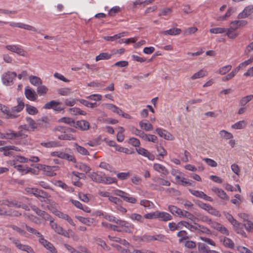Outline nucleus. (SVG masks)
Returning a JSON list of instances; mask_svg holds the SVG:
<instances>
[{"label": "nucleus", "instance_id": "obj_1", "mask_svg": "<svg viewBox=\"0 0 253 253\" xmlns=\"http://www.w3.org/2000/svg\"><path fill=\"white\" fill-rule=\"evenodd\" d=\"M18 105L11 108V110H4L3 112L7 115V118L14 119L17 117V115L14 114L15 112H20L22 110L25 106L24 103L20 98L17 99Z\"/></svg>", "mask_w": 253, "mask_h": 253}, {"label": "nucleus", "instance_id": "obj_2", "mask_svg": "<svg viewBox=\"0 0 253 253\" xmlns=\"http://www.w3.org/2000/svg\"><path fill=\"white\" fill-rule=\"evenodd\" d=\"M113 193L118 196L121 197L124 201L131 204H135L137 202V199L133 197H130V195L121 190L116 189L114 190Z\"/></svg>", "mask_w": 253, "mask_h": 253}, {"label": "nucleus", "instance_id": "obj_3", "mask_svg": "<svg viewBox=\"0 0 253 253\" xmlns=\"http://www.w3.org/2000/svg\"><path fill=\"white\" fill-rule=\"evenodd\" d=\"M26 121L31 128L33 129L37 128L38 125L43 127H47L49 124L47 121L46 118H43L41 120H39L37 123H36L32 118L27 117Z\"/></svg>", "mask_w": 253, "mask_h": 253}, {"label": "nucleus", "instance_id": "obj_4", "mask_svg": "<svg viewBox=\"0 0 253 253\" xmlns=\"http://www.w3.org/2000/svg\"><path fill=\"white\" fill-rule=\"evenodd\" d=\"M9 239L19 250L26 252L27 253H35L34 250L30 246L21 244L19 239L14 238H10Z\"/></svg>", "mask_w": 253, "mask_h": 253}, {"label": "nucleus", "instance_id": "obj_5", "mask_svg": "<svg viewBox=\"0 0 253 253\" xmlns=\"http://www.w3.org/2000/svg\"><path fill=\"white\" fill-rule=\"evenodd\" d=\"M167 239L166 236L163 234H156L155 235H144L142 237V240L145 242H151L158 241L165 242Z\"/></svg>", "mask_w": 253, "mask_h": 253}, {"label": "nucleus", "instance_id": "obj_6", "mask_svg": "<svg viewBox=\"0 0 253 253\" xmlns=\"http://www.w3.org/2000/svg\"><path fill=\"white\" fill-rule=\"evenodd\" d=\"M50 221V225L51 227L56 232L57 234L63 235L65 237H68V233L64 230L62 227L58 225L56 223L54 222L52 218H51Z\"/></svg>", "mask_w": 253, "mask_h": 253}, {"label": "nucleus", "instance_id": "obj_7", "mask_svg": "<svg viewBox=\"0 0 253 253\" xmlns=\"http://www.w3.org/2000/svg\"><path fill=\"white\" fill-rule=\"evenodd\" d=\"M17 76L15 72H10L5 73L2 75V80L3 84L6 85H10L12 84L13 80Z\"/></svg>", "mask_w": 253, "mask_h": 253}, {"label": "nucleus", "instance_id": "obj_8", "mask_svg": "<svg viewBox=\"0 0 253 253\" xmlns=\"http://www.w3.org/2000/svg\"><path fill=\"white\" fill-rule=\"evenodd\" d=\"M0 204L7 206L9 207L22 208L25 210H29L26 205L16 200L2 201Z\"/></svg>", "mask_w": 253, "mask_h": 253}, {"label": "nucleus", "instance_id": "obj_9", "mask_svg": "<svg viewBox=\"0 0 253 253\" xmlns=\"http://www.w3.org/2000/svg\"><path fill=\"white\" fill-rule=\"evenodd\" d=\"M60 104V102L51 100L45 103L43 106V108L45 109H53L56 111H61L63 110L64 108L59 106Z\"/></svg>", "mask_w": 253, "mask_h": 253}, {"label": "nucleus", "instance_id": "obj_10", "mask_svg": "<svg viewBox=\"0 0 253 253\" xmlns=\"http://www.w3.org/2000/svg\"><path fill=\"white\" fill-rule=\"evenodd\" d=\"M65 247L71 253H90V251L84 246H79L77 249H74L69 245H65Z\"/></svg>", "mask_w": 253, "mask_h": 253}, {"label": "nucleus", "instance_id": "obj_11", "mask_svg": "<svg viewBox=\"0 0 253 253\" xmlns=\"http://www.w3.org/2000/svg\"><path fill=\"white\" fill-rule=\"evenodd\" d=\"M116 223L121 227L123 228V230L126 232H131V229L134 228L133 225L125 220L117 219V220H116Z\"/></svg>", "mask_w": 253, "mask_h": 253}, {"label": "nucleus", "instance_id": "obj_12", "mask_svg": "<svg viewBox=\"0 0 253 253\" xmlns=\"http://www.w3.org/2000/svg\"><path fill=\"white\" fill-rule=\"evenodd\" d=\"M30 193L36 197L40 198L41 201H42V199L47 198L48 196L46 192L38 188H32Z\"/></svg>", "mask_w": 253, "mask_h": 253}, {"label": "nucleus", "instance_id": "obj_13", "mask_svg": "<svg viewBox=\"0 0 253 253\" xmlns=\"http://www.w3.org/2000/svg\"><path fill=\"white\" fill-rule=\"evenodd\" d=\"M24 93L26 97L31 101H35L38 97L36 91L29 86L25 87Z\"/></svg>", "mask_w": 253, "mask_h": 253}, {"label": "nucleus", "instance_id": "obj_14", "mask_svg": "<svg viewBox=\"0 0 253 253\" xmlns=\"http://www.w3.org/2000/svg\"><path fill=\"white\" fill-rule=\"evenodd\" d=\"M6 48L13 52H15L20 55L24 56L26 55V51L24 50L16 45H7Z\"/></svg>", "mask_w": 253, "mask_h": 253}, {"label": "nucleus", "instance_id": "obj_15", "mask_svg": "<svg viewBox=\"0 0 253 253\" xmlns=\"http://www.w3.org/2000/svg\"><path fill=\"white\" fill-rule=\"evenodd\" d=\"M74 127L81 129V130L85 131L89 128V124L87 121L85 120L78 121L75 122Z\"/></svg>", "mask_w": 253, "mask_h": 253}, {"label": "nucleus", "instance_id": "obj_16", "mask_svg": "<svg viewBox=\"0 0 253 253\" xmlns=\"http://www.w3.org/2000/svg\"><path fill=\"white\" fill-rule=\"evenodd\" d=\"M9 25L12 27H16L20 28H22L27 30L37 32V29L31 25L25 24L22 23H10Z\"/></svg>", "mask_w": 253, "mask_h": 253}, {"label": "nucleus", "instance_id": "obj_17", "mask_svg": "<svg viewBox=\"0 0 253 253\" xmlns=\"http://www.w3.org/2000/svg\"><path fill=\"white\" fill-rule=\"evenodd\" d=\"M9 25L12 27H16L20 28H22L27 30L37 32V29L31 25L25 24L22 23H10Z\"/></svg>", "mask_w": 253, "mask_h": 253}, {"label": "nucleus", "instance_id": "obj_18", "mask_svg": "<svg viewBox=\"0 0 253 253\" xmlns=\"http://www.w3.org/2000/svg\"><path fill=\"white\" fill-rule=\"evenodd\" d=\"M156 131L160 137H163L165 139L172 140L173 138L172 135L169 132L165 129H163L161 128H157L156 129Z\"/></svg>", "mask_w": 253, "mask_h": 253}, {"label": "nucleus", "instance_id": "obj_19", "mask_svg": "<svg viewBox=\"0 0 253 253\" xmlns=\"http://www.w3.org/2000/svg\"><path fill=\"white\" fill-rule=\"evenodd\" d=\"M253 12V5H249L245 8L244 10L238 14L239 19H243L250 16Z\"/></svg>", "mask_w": 253, "mask_h": 253}, {"label": "nucleus", "instance_id": "obj_20", "mask_svg": "<svg viewBox=\"0 0 253 253\" xmlns=\"http://www.w3.org/2000/svg\"><path fill=\"white\" fill-rule=\"evenodd\" d=\"M153 169H154L155 170L157 171L159 173H161L162 175L164 176H167L169 173L168 169L164 166L160 164H154Z\"/></svg>", "mask_w": 253, "mask_h": 253}, {"label": "nucleus", "instance_id": "obj_21", "mask_svg": "<svg viewBox=\"0 0 253 253\" xmlns=\"http://www.w3.org/2000/svg\"><path fill=\"white\" fill-rule=\"evenodd\" d=\"M157 218L163 221H167L172 219V216L168 212L156 211Z\"/></svg>", "mask_w": 253, "mask_h": 253}, {"label": "nucleus", "instance_id": "obj_22", "mask_svg": "<svg viewBox=\"0 0 253 253\" xmlns=\"http://www.w3.org/2000/svg\"><path fill=\"white\" fill-rule=\"evenodd\" d=\"M211 190L212 192L215 193L220 198L224 200H229V197L222 189L216 187H213L211 189Z\"/></svg>", "mask_w": 253, "mask_h": 253}, {"label": "nucleus", "instance_id": "obj_23", "mask_svg": "<svg viewBox=\"0 0 253 253\" xmlns=\"http://www.w3.org/2000/svg\"><path fill=\"white\" fill-rule=\"evenodd\" d=\"M185 221H181L176 223L174 222H170L169 223V230L171 231H174L175 230H180L182 228L183 226L185 227Z\"/></svg>", "mask_w": 253, "mask_h": 253}, {"label": "nucleus", "instance_id": "obj_24", "mask_svg": "<svg viewBox=\"0 0 253 253\" xmlns=\"http://www.w3.org/2000/svg\"><path fill=\"white\" fill-rule=\"evenodd\" d=\"M181 30L179 28H171L168 30L161 32L164 35L175 36L180 34Z\"/></svg>", "mask_w": 253, "mask_h": 253}, {"label": "nucleus", "instance_id": "obj_25", "mask_svg": "<svg viewBox=\"0 0 253 253\" xmlns=\"http://www.w3.org/2000/svg\"><path fill=\"white\" fill-rule=\"evenodd\" d=\"M140 138L145 141H151L154 143L158 142L157 137L153 134H147L143 132Z\"/></svg>", "mask_w": 253, "mask_h": 253}, {"label": "nucleus", "instance_id": "obj_26", "mask_svg": "<svg viewBox=\"0 0 253 253\" xmlns=\"http://www.w3.org/2000/svg\"><path fill=\"white\" fill-rule=\"evenodd\" d=\"M220 240L226 247L230 249L234 248V243L230 239L225 237H221Z\"/></svg>", "mask_w": 253, "mask_h": 253}, {"label": "nucleus", "instance_id": "obj_27", "mask_svg": "<svg viewBox=\"0 0 253 253\" xmlns=\"http://www.w3.org/2000/svg\"><path fill=\"white\" fill-rule=\"evenodd\" d=\"M29 81L32 85L36 86H38L42 84V81L41 78L36 76H30Z\"/></svg>", "mask_w": 253, "mask_h": 253}, {"label": "nucleus", "instance_id": "obj_28", "mask_svg": "<svg viewBox=\"0 0 253 253\" xmlns=\"http://www.w3.org/2000/svg\"><path fill=\"white\" fill-rule=\"evenodd\" d=\"M129 218L133 221H137L140 223H143L144 221V217L140 214L132 213L129 216Z\"/></svg>", "mask_w": 253, "mask_h": 253}, {"label": "nucleus", "instance_id": "obj_29", "mask_svg": "<svg viewBox=\"0 0 253 253\" xmlns=\"http://www.w3.org/2000/svg\"><path fill=\"white\" fill-rule=\"evenodd\" d=\"M139 125L141 128L144 129L146 131H151L153 129L152 124L147 121H146V122L141 121L139 122Z\"/></svg>", "mask_w": 253, "mask_h": 253}, {"label": "nucleus", "instance_id": "obj_30", "mask_svg": "<svg viewBox=\"0 0 253 253\" xmlns=\"http://www.w3.org/2000/svg\"><path fill=\"white\" fill-rule=\"evenodd\" d=\"M103 175V174H100L97 172H93L89 175V176L93 181L97 183H101Z\"/></svg>", "mask_w": 253, "mask_h": 253}, {"label": "nucleus", "instance_id": "obj_31", "mask_svg": "<svg viewBox=\"0 0 253 253\" xmlns=\"http://www.w3.org/2000/svg\"><path fill=\"white\" fill-rule=\"evenodd\" d=\"M105 106L106 108L111 110L114 113L118 114V115H121V114L122 113V110L114 104L108 103L105 104Z\"/></svg>", "mask_w": 253, "mask_h": 253}, {"label": "nucleus", "instance_id": "obj_32", "mask_svg": "<svg viewBox=\"0 0 253 253\" xmlns=\"http://www.w3.org/2000/svg\"><path fill=\"white\" fill-rule=\"evenodd\" d=\"M112 56V54H110L108 52H102L100 53L98 55L96 56L95 61H98L101 60H107L111 58Z\"/></svg>", "mask_w": 253, "mask_h": 253}, {"label": "nucleus", "instance_id": "obj_33", "mask_svg": "<svg viewBox=\"0 0 253 253\" xmlns=\"http://www.w3.org/2000/svg\"><path fill=\"white\" fill-rule=\"evenodd\" d=\"M207 75L208 72L206 70L202 69L192 76L191 79L194 80L199 78H203L207 76Z\"/></svg>", "mask_w": 253, "mask_h": 253}, {"label": "nucleus", "instance_id": "obj_34", "mask_svg": "<svg viewBox=\"0 0 253 253\" xmlns=\"http://www.w3.org/2000/svg\"><path fill=\"white\" fill-rule=\"evenodd\" d=\"M75 167L77 169L85 173H87L91 170V169L89 166L81 163L77 164Z\"/></svg>", "mask_w": 253, "mask_h": 253}, {"label": "nucleus", "instance_id": "obj_35", "mask_svg": "<svg viewBox=\"0 0 253 253\" xmlns=\"http://www.w3.org/2000/svg\"><path fill=\"white\" fill-rule=\"evenodd\" d=\"M77 218L80 222L88 226L91 225L94 221L93 218H85L82 216H78Z\"/></svg>", "mask_w": 253, "mask_h": 253}, {"label": "nucleus", "instance_id": "obj_36", "mask_svg": "<svg viewBox=\"0 0 253 253\" xmlns=\"http://www.w3.org/2000/svg\"><path fill=\"white\" fill-rule=\"evenodd\" d=\"M64 133L59 135L58 138L60 140H74L76 139V137L73 134L68 133Z\"/></svg>", "mask_w": 253, "mask_h": 253}, {"label": "nucleus", "instance_id": "obj_37", "mask_svg": "<svg viewBox=\"0 0 253 253\" xmlns=\"http://www.w3.org/2000/svg\"><path fill=\"white\" fill-rule=\"evenodd\" d=\"M117 180L116 178H113L111 177H106L105 175L103 174L102 176V179L101 181L102 183H104L105 184H110L113 183L117 182Z\"/></svg>", "mask_w": 253, "mask_h": 253}, {"label": "nucleus", "instance_id": "obj_38", "mask_svg": "<svg viewBox=\"0 0 253 253\" xmlns=\"http://www.w3.org/2000/svg\"><path fill=\"white\" fill-rule=\"evenodd\" d=\"M70 112L74 115H82L85 116L86 113L79 108L74 107L69 109Z\"/></svg>", "mask_w": 253, "mask_h": 253}, {"label": "nucleus", "instance_id": "obj_39", "mask_svg": "<svg viewBox=\"0 0 253 253\" xmlns=\"http://www.w3.org/2000/svg\"><path fill=\"white\" fill-rule=\"evenodd\" d=\"M41 145L46 148H53L59 146L58 142L55 141L42 142Z\"/></svg>", "mask_w": 253, "mask_h": 253}, {"label": "nucleus", "instance_id": "obj_40", "mask_svg": "<svg viewBox=\"0 0 253 253\" xmlns=\"http://www.w3.org/2000/svg\"><path fill=\"white\" fill-rule=\"evenodd\" d=\"M22 227H25L26 228V229H27V230L29 232L33 234H35L36 236H37L38 237L42 236V234L40 233L39 231H38L36 229L28 226L27 224H26L25 223H23L22 224Z\"/></svg>", "mask_w": 253, "mask_h": 253}, {"label": "nucleus", "instance_id": "obj_41", "mask_svg": "<svg viewBox=\"0 0 253 253\" xmlns=\"http://www.w3.org/2000/svg\"><path fill=\"white\" fill-rule=\"evenodd\" d=\"M153 180L157 182L159 185H163V186H169L170 185V183L169 181L167 180H165L162 178L157 177L153 179Z\"/></svg>", "mask_w": 253, "mask_h": 253}, {"label": "nucleus", "instance_id": "obj_42", "mask_svg": "<svg viewBox=\"0 0 253 253\" xmlns=\"http://www.w3.org/2000/svg\"><path fill=\"white\" fill-rule=\"evenodd\" d=\"M77 100L79 101L81 103L87 107L93 108L96 107L98 106L97 103L96 102L91 103L88 101L87 100L84 99H78Z\"/></svg>", "mask_w": 253, "mask_h": 253}, {"label": "nucleus", "instance_id": "obj_43", "mask_svg": "<svg viewBox=\"0 0 253 253\" xmlns=\"http://www.w3.org/2000/svg\"><path fill=\"white\" fill-rule=\"evenodd\" d=\"M140 205L143 206L144 208H148L149 209H152L154 207V204L147 200H142L140 202Z\"/></svg>", "mask_w": 253, "mask_h": 253}, {"label": "nucleus", "instance_id": "obj_44", "mask_svg": "<svg viewBox=\"0 0 253 253\" xmlns=\"http://www.w3.org/2000/svg\"><path fill=\"white\" fill-rule=\"evenodd\" d=\"M48 90V89L46 86L42 85L38 86L37 90L38 94L40 96L46 94Z\"/></svg>", "mask_w": 253, "mask_h": 253}, {"label": "nucleus", "instance_id": "obj_45", "mask_svg": "<svg viewBox=\"0 0 253 253\" xmlns=\"http://www.w3.org/2000/svg\"><path fill=\"white\" fill-rule=\"evenodd\" d=\"M26 111L28 114L32 115L38 114V110L35 107L28 104L26 105Z\"/></svg>", "mask_w": 253, "mask_h": 253}, {"label": "nucleus", "instance_id": "obj_46", "mask_svg": "<svg viewBox=\"0 0 253 253\" xmlns=\"http://www.w3.org/2000/svg\"><path fill=\"white\" fill-rule=\"evenodd\" d=\"M76 147V150L80 154L83 155H89L88 151L84 147L79 145L77 143H75Z\"/></svg>", "mask_w": 253, "mask_h": 253}, {"label": "nucleus", "instance_id": "obj_47", "mask_svg": "<svg viewBox=\"0 0 253 253\" xmlns=\"http://www.w3.org/2000/svg\"><path fill=\"white\" fill-rule=\"evenodd\" d=\"M253 99V95L246 96L241 99L239 104L241 106H244Z\"/></svg>", "mask_w": 253, "mask_h": 253}, {"label": "nucleus", "instance_id": "obj_48", "mask_svg": "<svg viewBox=\"0 0 253 253\" xmlns=\"http://www.w3.org/2000/svg\"><path fill=\"white\" fill-rule=\"evenodd\" d=\"M247 124L245 121H241L237 122L232 126L234 129H242L246 127Z\"/></svg>", "mask_w": 253, "mask_h": 253}, {"label": "nucleus", "instance_id": "obj_49", "mask_svg": "<svg viewBox=\"0 0 253 253\" xmlns=\"http://www.w3.org/2000/svg\"><path fill=\"white\" fill-rule=\"evenodd\" d=\"M168 210L173 215L177 216L180 209L173 205H169L168 207Z\"/></svg>", "mask_w": 253, "mask_h": 253}, {"label": "nucleus", "instance_id": "obj_50", "mask_svg": "<svg viewBox=\"0 0 253 253\" xmlns=\"http://www.w3.org/2000/svg\"><path fill=\"white\" fill-rule=\"evenodd\" d=\"M57 92L61 95L66 96L71 93V90L68 87L61 88L57 89Z\"/></svg>", "mask_w": 253, "mask_h": 253}, {"label": "nucleus", "instance_id": "obj_51", "mask_svg": "<svg viewBox=\"0 0 253 253\" xmlns=\"http://www.w3.org/2000/svg\"><path fill=\"white\" fill-rule=\"evenodd\" d=\"M60 121L73 127L75 124V122L72 118L69 117H63L60 119Z\"/></svg>", "mask_w": 253, "mask_h": 253}, {"label": "nucleus", "instance_id": "obj_52", "mask_svg": "<svg viewBox=\"0 0 253 253\" xmlns=\"http://www.w3.org/2000/svg\"><path fill=\"white\" fill-rule=\"evenodd\" d=\"M244 225L246 229L249 232L253 231V223L248 220H244Z\"/></svg>", "mask_w": 253, "mask_h": 253}, {"label": "nucleus", "instance_id": "obj_53", "mask_svg": "<svg viewBox=\"0 0 253 253\" xmlns=\"http://www.w3.org/2000/svg\"><path fill=\"white\" fill-rule=\"evenodd\" d=\"M177 236L181 238L179 240L180 243L182 242L184 240L188 238L187 232L184 230H181L177 233Z\"/></svg>", "mask_w": 253, "mask_h": 253}, {"label": "nucleus", "instance_id": "obj_54", "mask_svg": "<svg viewBox=\"0 0 253 253\" xmlns=\"http://www.w3.org/2000/svg\"><path fill=\"white\" fill-rule=\"evenodd\" d=\"M219 134L221 137L225 139H229L232 138L233 136V134L225 130H222L220 131Z\"/></svg>", "mask_w": 253, "mask_h": 253}, {"label": "nucleus", "instance_id": "obj_55", "mask_svg": "<svg viewBox=\"0 0 253 253\" xmlns=\"http://www.w3.org/2000/svg\"><path fill=\"white\" fill-rule=\"evenodd\" d=\"M231 68V65H226L220 68L218 71V73L222 75H223L228 73L229 71H230Z\"/></svg>", "mask_w": 253, "mask_h": 253}, {"label": "nucleus", "instance_id": "obj_56", "mask_svg": "<svg viewBox=\"0 0 253 253\" xmlns=\"http://www.w3.org/2000/svg\"><path fill=\"white\" fill-rule=\"evenodd\" d=\"M37 214L45 220H49L51 218V216L47 212L41 210L37 212Z\"/></svg>", "mask_w": 253, "mask_h": 253}, {"label": "nucleus", "instance_id": "obj_57", "mask_svg": "<svg viewBox=\"0 0 253 253\" xmlns=\"http://www.w3.org/2000/svg\"><path fill=\"white\" fill-rule=\"evenodd\" d=\"M128 143L134 147H139L140 145V141L138 139L131 137L128 140Z\"/></svg>", "mask_w": 253, "mask_h": 253}, {"label": "nucleus", "instance_id": "obj_58", "mask_svg": "<svg viewBox=\"0 0 253 253\" xmlns=\"http://www.w3.org/2000/svg\"><path fill=\"white\" fill-rule=\"evenodd\" d=\"M231 28L226 29V35L230 39H235L238 36V34L234 32Z\"/></svg>", "mask_w": 253, "mask_h": 253}, {"label": "nucleus", "instance_id": "obj_59", "mask_svg": "<svg viewBox=\"0 0 253 253\" xmlns=\"http://www.w3.org/2000/svg\"><path fill=\"white\" fill-rule=\"evenodd\" d=\"M226 31V29L220 27L213 28L210 30V32L213 34H222L225 33Z\"/></svg>", "mask_w": 253, "mask_h": 253}, {"label": "nucleus", "instance_id": "obj_60", "mask_svg": "<svg viewBox=\"0 0 253 253\" xmlns=\"http://www.w3.org/2000/svg\"><path fill=\"white\" fill-rule=\"evenodd\" d=\"M9 227L11 228L13 230L17 231L22 236H25L26 234V232L24 230L15 225H10Z\"/></svg>", "mask_w": 253, "mask_h": 253}, {"label": "nucleus", "instance_id": "obj_61", "mask_svg": "<svg viewBox=\"0 0 253 253\" xmlns=\"http://www.w3.org/2000/svg\"><path fill=\"white\" fill-rule=\"evenodd\" d=\"M130 130L132 133L135 134L139 137H141V135L143 133V131L141 130H139L134 126H131L130 127Z\"/></svg>", "mask_w": 253, "mask_h": 253}, {"label": "nucleus", "instance_id": "obj_62", "mask_svg": "<svg viewBox=\"0 0 253 253\" xmlns=\"http://www.w3.org/2000/svg\"><path fill=\"white\" fill-rule=\"evenodd\" d=\"M207 211L214 216L219 217L220 216V214L217 210H216L215 209L211 207V205L209 207V208L208 209Z\"/></svg>", "mask_w": 253, "mask_h": 253}, {"label": "nucleus", "instance_id": "obj_63", "mask_svg": "<svg viewBox=\"0 0 253 253\" xmlns=\"http://www.w3.org/2000/svg\"><path fill=\"white\" fill-rule=\"evenodd\" d=\"M203 160L205 161L207 163V164L210 167H216L217 166V163L215 161L211 159L204 158L203 159Z\"/></svg>", "mask_w": 253, "mask_h": 253}, {"label": "nucleus", "instance_id": "obj_64", "mask_svg": "<svg viewBox=\"0 0 253 253\" xmlns=\"http://www.w3.org/2000/svg\"><path fill=\"white\" fill-rule=\"evenodd\" d=\"M5 134L6 137V139H15V131L13 130H12L11 129L7 130L5 131Z\"/></svg>", "mask_w": 253, "mask_h": 253}]
</instances>
